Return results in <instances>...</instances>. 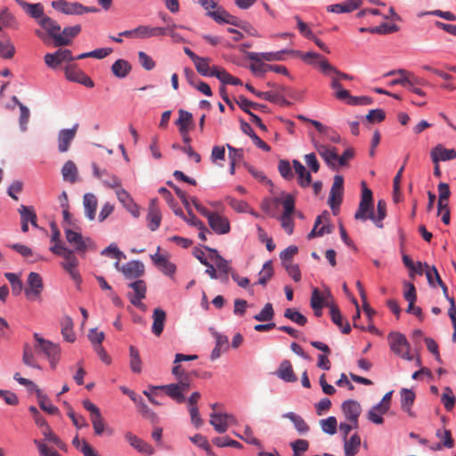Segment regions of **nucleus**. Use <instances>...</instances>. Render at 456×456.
I'll use <instances>...</instances> for the list:
<instances>
[{"label": "nucleus", "mask_w": 456, "mask_h": 456, "mask_svg": "<svg viewBox=\"0 0 456 456\" xmlns=\"http://www.w3.org/2000/svg\"><path fill=\"white\" fill-rule=\"evenodd\" d=\"M362 199L359 203L358 209L354 214V218L364 222L368 219L370 220L371 218H374V209L372 191L366 187L365 182H362Z\"/></svg>", "instance_id": "7ed1b4c3"}, {"label": "nucleus", "mask_w": 456, "mask_h": 456, "mask_svg": "<svg viewBox=\"0 0 456 456\" xmlns=\"http://www.w3.org/2000/svg\"><path fill=\"white\" fill-rule=\"evenodd\" d=\"M290 53V50H281L278 52H270V53H255L248 52L247 53V57L255 62H260L263 61H283L284 54Z\"/></svg>", "instance_id": "dca6fc26"}, {"label": "nucleus", "mask_w": 456, "mask_h": 456, "mask_svg": "<svg viewBox=\"0 0 456 456\" xmlns=\"http://www.w3.org/2000/svg\"><path fill=\"white\" fill-rule=\"evenodd\" d=\"M50 250L60 256L64 258V262L61 263L62 267L69 273L71 278L79 284L81 282V276L77 270V266L78 265V260L73 254V252L63 247L62 245H53Z\"/></svg>", "instance_id": "f257e3e1"}, {"label": "nucleus", "mask_w": 456, "mask_h": 456, "mask_svg": "<svg viewBox=\"0 0 456 456\" xmlns=\"http://www.w3.org/2000/svg\"><path fill=\"white\" fill-rule=\"evenodd\" d=\"M42 435L48 441L53 443L59 449L66 451L67 445L63 443L51 429L50 427H45L42 429Z\"/></svg>", "instance_id": "4d7b16f0"}, {"label": "nucleus", "mask_w": 456, "mask_h": 456, "mask_svg": "<svg viewBox=\"0 0 456 456\" xmlns=\"http://www.w3.org/2000/svg\"><path fill=\"white\" fill-rule=\"evenodd\" d=\"M85 214L89 220L95 218L98 200L94 194L86 193L83 198Z\"/></svg>", "instance_id": "7c9ffc66"}, {"label": "nucleus", "mask_w": 456, "mask_h": 456, "mask_svg": "<svg viewBox=\"0 0 456 456\" xmlns=\"http://www.w3.org/2000/svg\"><path fill=\"white\" fill-rule=\"evenodd\" d=\"M75 60L72 56L71 51L68 49H59L53 53H46L45 55V64L54 69L63 61H71Z\"/></svg>", "instance_id": "4468645a"}, {"label": "nucleus", "mask_w": 456, "mask_h": 456, "mask_svg": "<svg viewBox=\"0 0 456 456\" xmlns=\"http://www.w3.org/2000/svg\"><path fill=\"white\" fill-rule=\"evenodd\" d=\"M441 401L446 411H451L453 409L456 398L452 393V390L449 387H446L444 388V392L442 395Z\"/></svg>", "instance_id": "bf43d9fd"}, {"label": "nucleus", "mask_w": 456, "mask_h": 456, "mask_svg": "<svg viewBox=\"0 0 456 456\" xmlns=\"http://www.w3.org/2000/svg\"><path fill=\"white\" fill-rule=\"evenodd\" d=\"M78 124H75L70 129H62L58 134V150L60 152L68 151L71 142L74 140Z\"/></svg>", "instance_id": "a211bd4d"}, {"label": "nucleus", "mask_w": 456, "mask_h": 456, "mask_svg": "<svg viewBox=\"0 0 456 456\" xmlns=\"http://www.w3.org/2000/svg\"><path fill=\"white\" fill-rule=\"evenodd\" d=\"M208 15L218 23H227L240 28H245V26L247 25L245 21H242L238 17L230 14L223 8H217L216 11L209 12Z\"/></svg>", "instance_id": "ddd939ff"}, {"label": "nucleus", "mask_w": 456, "mask_h": 456, "mask_svg": "<svg viewBox=\"0 0 456 456\" xmlns=\"http://www.w3.org/2000/svg\"><path fill=\"white\" fill-rule=\"evenodd\" d=\"M241 130L253 140L254 143L258 148L265 151H270V146L256 135L252 127L247 122H241Z\"/></svg>", "instance_id": "ea45409f"}, {"label": "nucleus", "mask_w": 456, "mask_h": 456, "mask_svg": "<svg viewBox=\"0 0 456 456\" xmlns=\"http://www.w3.org/2000/svg\"><path fill=\"white\" fill-rule=\"evenodd\" d=\"M153 323L151 331L157 337H159L164 330L165 322L167 319L166 312L161 308H155L152 314Z\"/></svg>", "instance_id": "cd10ccee"}, {"label": "nucleus", "mask_w": 456, "mask_h": 456, "mask_svg": "<svg viewBox=\"0 0 456 456\" xmlns=\"http://www.w3.org/2000/svg\"><path fill=\"white\" fill-rule=\"evenodd\" d=\"M400 74L401 77L391 81V85H401L403 86H413V81L411 79V73L404 69H398L391 71L387 76Z\"/></svg>", "instance_id": "8fccbe9b"}, {"label": "nucleus", "mask_w": 456, "mask_h": 456, "mask_svg": "<svg viewBox=\"0 0 456 456\" xmlns=\"http://www.w3.org/2000/svg\"><path fill=\"white\" fill-rule=\"evenodd\" d=\"M277 377L285 382H295L297 380L296 374L294 373L292 365L289 360H283L276 371Z\"/></svg>", "instance_id": "bb28decb"}, {"label": "nucleus", "mask_w": 456, "mask_h": 456, "mask_svg": "<svg viewBox=\"0 0 456 456\" xmlns=\"http://www.w3.org/2000/svg\"><path fill=\"white\" fill-rule=\"evenodd\" d=\"M273 274V268L272 261H267L264 264L263 269L259 273V279L257 283L265 286L267 281L272 278Z\"/></svg>", "instance_id": "864d4df0"}, {"label": "nucleus", "mask_w": 456, "mask_h": 456, "mask_svg": "<svg viewBox=\"0 0 456 456\" xmlns=\"http://www.w3.org/2000/svg\"><path fill=\"white\" fill-rule=\"evenodd\" d=\"M236 102L239 105V107L246 113H248V111H250V110H249L250 108H252L256 110H261V111H265V110L267 109L266 105L253 102L248 100L243 95H240L238 100L236 101Z\"/></svg>", "instance_id": "49530a36"}, {"label": "nucleus", "mask_w": 456, "mask_h": 456, "mask_svg": "<svg viewBox=\"0 0 456 456\" xmlns=\"http://www.w3.org/2000/svg\"><path fill=\"white\" fill-rule=\"evenodd\" d=\"M436 436L441 440V444L446 448H452L454 441L452 437V433L448 429H437L436 432Z\"/></svg>", "instance_id": "052dcab7"}, {"label": "nucleus", "mask_w": 456, "mask_h": 456, "mask_svg": "<svg viewBox=\"0 0 456 456\" xmlns=\"http://www.w3.org/2000/svg\"><path fill=\"white\" fill-rule=\"evenodd\" d=\"M121 273L126 279H135L144 273V265L140 261L133 260L122 265Z\"/></svg>", "instance_id": "b1692460"}, {"label": "nucleus", "mask_w": 456, "mask_h": 456, "mask_svg": "<svg viewBox=\"0 0 456 456\" xmlns=\"http://www.w3.org/2000/svg\"><path fill=\"white\" fill-rule=\"evenodd\" d=\"M38 24L44 28L53 39L54 46H64L70 45V39L66 38L61 34V26L48 16H44L37 20Z\"/></svg>", "instance_id": "20e7f679"}, {"label": "nucleus", "mask_w": 456, "mask_h": 456, "mask_svg": "<svg viewBox=\"0 0 456 456\" xmlns=\"http://www.w3.org/2000/svg\"><path fill=\"white\" fill-rule=\"evenodd\" d=\"M160 248H158V251ZM153 264L166 275H173L175 272V265L171 263L166 256L159 254V252L151 256Z\"/></svg>", "instance_id": "4be33fe9"}, {"label": "nucleus", "mask_w": 456, "mask_h": 456, "mask_svg": "<svg viewBox=\"0 0 456 456\" xmlns=\"http://www.w3.org/2000/svg\"><path fill=\"white\" fill-rule=\"evenodd\" d=\"M192 123V115L191 113L180 110H179V118L176 120L175 124L179 126V132L181 134H188L189 126Z\"/></svg>", "instance_id": "37998d69"}, {"label": "nucleus", "mask_w": 456, "mask_h": 456, "mask_svg": "<svg viewBox=\"0 0 456 456\" xmlns=\"http://www.w3.org/2000/svg\"><path fill=\"white\" fill-rule=\"evenodd\" d=\"M208 225L216 234H226L230 232V222L227 217L214 213L213 216H209Z\"/></svg>", "instance_id": "f3484780"}, {"label": "nucleus", "mask_w": 456, "mask_h": 456, "mask_svg": "<svg viewBox=\"0 0 456 456\" xmlns=\"http://www.w3.org/2000/svg\"><path fill=\"white\" fill-rule=\"evenodd\" d=\"M341 410L346 419L354 424V428H358V418L362 412L360 403L355 400H346L341 405Z\"/></svg>", "instance_id": "f8f14e48"}, {"label": "nucleus", "mask_w": 456, "mask_h": 456, "mask_svg": "<svg viewBox=\"0 0 456 456\" xmlns=\"http://www.w3.org/2000/svg\"><path fill=\"white\" fill-rule=\"evenodd\" d=\"M212 443L218 447L231 446L240 449L242 444L235 440L229 438L228 436L215 437L212 439Z\"/></svg>", "instance_id": "e2e57ef3"}, {"label": "nucleus", "mask_w": 456, "mask_h": 456, "mask_svg": "<svg viewBox=\"0 0 456 456\" xmlns=\"http://www.w3.org/2000/svg\"><path fill=\"white\" fill-rule=\"evenodd\" d=\"M294 456H300L309 448V443L305 439H297L290 444Z\"/></svg>", "instance_id": "774afa93"}, {"label": "nucleus", "mask_w": 456, "mask_h": 456, "mask_svg": "<svg viewBox=\"0 0 456 456\" xmlns=\"http://www.w3.org/2000/svg\"><path fill=\"white\" fill-rule=\"evenodd\" d=\"M16 21L14 17L12 15V13L8 11V9H4L0 12V25H1V30L4 28H12L14 27Z\"/></svg>", "instance_id": "338daca9"}, {"label": "nucleus", "mask_w": 456, "mask_h": 456, "mask_svg": "<svg viewBox=\"0 0 456 456\" xmlns=\"http://www.w3.org/2000/svg\"><path fill=\"white\" fill-rule=\"evenodd\" d=\"M65 237L67 241L73 246L77 252H85L89 246L93 244L90 238H83L81 233L65 228Z\"/></svg>", "instance_id": "9d476101"}, {"label": "nucleus", "mask_w": 456, "mask_h": 456, "mask_svg": "<svg viewBox=\"0 0 456 456\" xmlns=\"http://www.w3.org/2000/svg\"><path fill=\"white\" fill-rule=\"evenodd\" d=\"M362 4V0H346L341 4H335L327 6V11L334 13H348L358 9Z\"/></svg>", "instance_id": "393cba45"}, {"label": "nucleus", "mask_w": 456, "mask_h": 456, "mask_svg": "<svg viewBox=\"0 0 456 456\" xmlns=\"http://www.w3.org/2000/svg\"><path fill=\"white\" fill-rule=\"evenodd\" d=\"M273 201L275 206L279 204L283 206L284 211L280 217L281 225L289 235L292 234L294 231V222L291 216L295 211L294 197L291 194H286L284 198H275Z\"/></svg>", "instance_id": "f03ea898"}, {"label": "nucleus", "mask_w": 456, "mask_h": 456, "mask_svg": "<svg viewBox=\"0 0 456 456\" xmlns=\"http://www.w3.org/2000/svg\"><path fill=\"white\" fill-rule=\"evenodd\" d=\"M151 390H163L165 393L178 403L185 401L184 395L180 392L179 387L175 383L164 386H151Z\"/></svg>", "instance_id": "a878e982"}, {"label": "nucleus", "mask_w": 456, "mask_h": 456, "mask_svg": "<svg viewBox=\"0 0 456 456\" xmlns=\"http://www.w3.org/2000/svg\"><path fill=\"white\" fill-rule=\"evenodd\" d=\"M36 393L40 408L51 415H56L59 413V409L54 406L49 398L43 394L40 388L37 387L33 390Z\"/></svg>", "instance_id": "c756f323"}, {"label": "nucleus", "mask_w": 456, "mask_h": 456, "mask_svg": "<svg viewBox=\"0 0 456 456\" xmlns=\"http://www.w3.org/2000/svg\"><path fill=\"white\" fill-rule=\"evenodd\" d=\"M124 436L127 443L138 452L145 455L154 454V448L149 443L143 441L132 432H126Z\"/></svg>", "instance_id": "2eb2a0df"}, {"label": "nucleus", "mask_w": 456, "mask_h": 456, "mask_svg": "<svg viewBox=\"0 0 456 456\" xmlns=\"http://www.w3.org/2000/svg\"><path fill=\"white\" fill-rule=\"evenodd\" d=\"M388 408L386 405L379 403L377 405L373 406L368 412V419L372 423L375 424H383L384 419L382 415L386 414L388 411Z\"/></svg>", "instance_id": "58836bf2"}, {"label": "nucleus", "mask_w": 456, "mask_h": 456, "mask_svg": "<svg viewBox=\"0 0 456 456\" xmlns=\"http://www.w3.org/2000/svg\"><path fill=\"white\" fill-rule=\"evenodd\" d=\"M344 450L346 456H354L359 450L361 438L357 434L353 435L349 439L346 438Z\"/></svg>", "instance_id": "79ce46f5"}, {"label": "nucleus", "mask_w": 456, "mask_h": 456, "mask_svg": "<svg viewBox=\"0 0 456 456\" xmlns=\"http://www.w3.org/2000/svg\"><path fill=\"white\" fill-rule=\"evenodd\" d=\"M161 217L160 210L157 206V199H152L147 214L148 227L151 231L154 232L159 227Z\"/></svg>", "instance_id": "412c9836"}, {"label": "nucleus", "mask_w": 456, "mask_h": 456, "mask_svg": "<svg viewBox=\"0 0 456 456\" xmlns=\"http://www.w3.org/2000/svg\"><path fill=\"white\" fill-rule=\"evenodd\" d=\"M438 192H439V200H438V209L439 212L445 209V213L442 216V221L444 224H450V209L448 207V200L451 195L450 187L445 183H440L438 184Z\"/></svg>", "instance_id": "9b49d317"}, {"label": "nucleus", "mask_w": 456, "mask_h": 456, "mask_svg": "<svg viewBox=\"0 0 456 456\" xmlns=\"http://www.w3.org/2000/svg\"><path fill=\"white\" fill-rule=\"evenodd\" d=\"M103 184L115 190L118 200L126 208H128L132 206L136 208L130 194L121 187V180L117 175H110V180L103 179Z\"/></svg>", "instance_id": "0eeeda50"}, {"label": "nucleus", "mask_w": 456, "mask_h": 456, "mask_svg": "<svg viewBox=\"0 0 456 456\" xmlns=\"http://www.w3.org/2000/svg\"><path fill=\"white\" fill-rule=\"evenodd\" d=\"M43 289L44 283L41 276L37 273H29L27 280V287L24 289L28 300H39Z\"/></svg>", "instance_id": "423d86ee"}, {"label": "nucleus", "mask_w": 456, "mask_h": 456, "mask_svg": "<svg viewBox=\"0 0 456 456\" xmlns=\"http://www.w3.org/2000/svg\"><path fill=\"white\" fill-rule=\"evenodd\" d=\"M16 3L32 18L40 20L45 16L41 4H28L23 0H16Z\"/></svg>", "instance_id": "473e14b6"}, {"label": "nucleus", "mask_w": 456, "mask_h": 456, "mask_svg": "<svg viewBox=\"0 0 456 456\" xmlns=\"http://www.w3.org/2000/svg\"><path fill=\"white\" fill-rule=\"evenodd\" d=\"M200 394L199 392H193L191 395V396L188 398L189 413L191 416V421L196 428H199L203 424V420L200 416L199 408L197 406V403L200 400Z\"/></svg>", "instance_id": "aec40b11"}, {"label": "nucleus", "mask_w": 456, "mask_h": 456, "mask_svg": "<svg viewBox=\"0 0 456 456\" xmlns=\"http://www.w3.org/2000/svg\"><path fill=\"white\" fill-rule=\"evenodd\" d=\"M112 73L120 78L126 77L131 70V65L123 59L117 60L111 67Z\"/></svg>", "instance_id": "c03bdc74"}, {"label": "nucleus", "mask_w": 456, "mask_h": 456, "mask_svg": "<svg viewBox=\"0 0 456 456\" xmlns=\"http://www.w3.org/2000/svg\"><path fill=\"white\" fill-rule=\"evenodd\" d=\"M343 183L344 180L341 175L334 176V181L330 191L328 203L335 215L337 214V210L342 201V194L344 191Z\"/></svg>", "instance_id": "6e6552de"}, {"label": "nucleus", "mask_w": 456, "mask_h": 456, "mask_svg": "<svg viewBox=\"0 0 456 456\" xmlns=\"http://www.w3.org/2000/svg\"><path fill=\"white\" fill-rule=\"evenodd\" d=\"M273 315L274 311L273 305L271 303H267L265 305L261 312L254 316V319L258 322H269L273 320Z\"/></svg>", "instance_id": "680f3d73"}, {"label": "nucleus", "mask_w": 456, "mask_h": 456, "mask_svg": "<svg viewBox=\"0 0 456 456\" xmlns=\"http://www.w3.org/2000/svg\"><path fill=\"white\" fill-rule=\"evenodd\" d=\"M320 426L322 431L329 435H334L337 432L338 421L333 416L320 420Z\"/></svg>", "instance_id": "6e6d98bb"}, {"label": "nucleus", "mask_w": 456, "mask_h": 456, "mask_svg": "<svg viewBox=\"0 0 456 456\" xmlns=\"http://www.w3.org/2000/svg\"><path fill=\"white\" fill-rule=\"evenodd\" d=\"M284 316L299 326H305L307 322V318L295 308H287Z\"/></svg>", "instance_id": "603ef678"}, {"label": "nucleus", "mask_w": 456, "mask_h": 456, "mask_svg": "<svg viewBox=\"0 0 456 456\" xmlns=\"http://www.w3.org/2000/svg\"><path fill=\"white\" fill-rule=\"evenodd\" d=\"M61 335L67 342L73 343L76 340V334L73 331V321L69 316H65L61 322Z\"/></svg>", "instance_id": "a19ab883"}, {"label": "nucleus", "mask_w": 456, "mask_h": 456, "mask_svg": "<svg viewBox=\"0 0 456 456\" xmlns=\"http://www.w3.org/2000/svg\"><path fill=\"white\" fill-rule=\"evenodd\" d=\"M330 316L332 322L341 329L342 333L348 334L351 331V327L348 322L343 323V317L338 307L335 305H330Z\"/></svg>", "instance_id": "4c0bfd02"}, {"label": "nucleus", "mask_w": 456, "mask_h": 456, "mask_svg": "<svg viewBox=\"0 0 456 456\" xmlns=\"http://www.w3.org/2000/svg\"><path fill=\"white\" fill-rule=\"evenodd\" d=\"M388 341L391 350L403 359L411 361L413 357L410 354V344L406 337L399 332H391L388 335Z\"/></svg>", "instance_id": "39448f33"}, {"label": "nucleus", "mask_w": 456, "mask_h": 456, "mask_svg": "<svg viewBox=\"0 0 456 456\" xmlns=\"http://www.w3.org/2000/svg\"><path fill=\"white\" fill-rule=\"evenodd\" d=\"M228 414L227 413H217L212 412L210 414L209 423L215 428V430L220 434H223L228 429Z\"/></svg>", "instance_id": "c85d7f7f"}, {"label": "nucleus", "mask_w": 456, "mask_h": 456, "mask_svg": "<svg viewBox=\"0 0 456 456\" xmlns=\"http://www.w3.org/2000/svg\"><path fill=\"white\" fill-rule=\"evenodd\" d=\"M89 11L88 7H85L78 3H68L66 9L64 10L65 14L69 15H80Z\"/></svg>", "instance_id": "69168bd1"}, {"label": "nucleus", "mask_w": 456, "mask_h": 456, "mask_svg": "<svg viewBox=\"0 0 456 456\" xmlns=\"http://www.w3.org/2000/svg\"><path fill=\"white\" fill-rule=\"evenodd\" d=\"M34 338L37 342V348L40 349L50 359L51 364L54 367L53 361L59 359L61 349L58 345L41 338L37 333L34 334Z\"/></svg>", "instance_id": "1a4fd4ad"}, {"label": "nucleus", "mask_w": 456, "mask_h": 456, "mask_svg": "<svg viewBox=\"0 0 456 456\" xmlns=\"http://www.w3.org/2000/svg\"><path fill=\"white\" fill-rule=\"evenodd\" d=\"M77 167L72 160L64 163L61 168V175L64 181L74 183L77 180Z\"/></svg>", "instance_id": "e433bc0d"}, {"label": "nucleus", "mask_w": 456, "mask_h": 456, "mask_svg": "<svg viewBox=\"0 0 456 456\" xmlns=\"http://www.w3.org/2000/svg\"><path fill=\"white\" fill-rule=\"evenodd\" d=\"M415 401V394L412 390L403 388L401 390V408L403 411L407 412L411 417H414L411 411V406Z\"/></svg>", "instance_id": "2f4dec72"}, {"label": "nucleus", "mask_w": 456, "mask_h": 456, "mask_svg": "<svg viewBox=\"0 0 456 456\" xmlns=\"http://www.w3.org/2000/svg\"><path fill=\"white\" fill-rule=\"evenodd\" d=\"M315 149L329 167L332 169L337 168L338 152L334 147L324 144H315Z\"/></svg>", "instance_id": "6ab92c4d"}, {"label": "nucleus", "mask_w": 456, "mask_h": 456, "mask_svg": "<svg viewBox=\"0 0 456 456\" xmlns=\"http://www.w3.org/2000/svg\"><path fill=\"white\" fill-rule=\"evenodd\" d=\"M387 216V203L384 200H379L377 203V215L374 214V218L370 220L376 224L377 227L382 228V221Z\"/></svg>", "instance_id": "09e8293b"}, {"label": "nucleus", "mask_w": 456, "mask_h": 456, "mask_svg": "<svg viewBox=\"0 0 456 456\" xmlns=\"http://www.w3.org/2000/svg\"><path fill=\"white\" fill-rule=\"evenodd\" d=\"M296 174L298 176V183L302 187H307L312 182L311 174L300 163V161L294 159L292 161Z\"/></svg>", "instance_id": "f704fd0d"}, {"label": "nucleus", "mask_w": 456, "mask_h": 456, "mask_svg": "<svg viewBox=\"0 0 456 456\" xmlns=\"http://www.w3.org/2000/svg\"><path fill=\"white\" fill-rule=\"evenodd\" d=\"M330 87L335 90V96L340 101H345L349 96V91L342 87L338 77H332Z\"/></svg>", "instance_id": "5fc2aeb1"}, {"label": "nucleus", "mask_w": 456, "mask_h": 456, "mask_svg": "<svg viewBox=\"0 0 456 456\" xmlns=\"http://www.w3.org/2000/svg\"><path fill=\"white\" fill-rule=\"evenodd\" d=\"M4 276L11 284L12 294L15 296L20 295L23 290V283L20 277L12 273H5Z\"/></svg>", "instance_id": "3c124183"}, {"label": "nucleus", "mask_w": 456, "mask_h": 456, "mask_svg": "<svg viewBox=\"0 0 456 456\" xmlns=\"http://www.w3.org/2000/svg\"><path fill=\"white\" fill-rule=\"evenodd\" d=\"M430 155L433 163L437 164L439 161L454 159L456 158V151L454 149H446L442 144H438L432 149Z\"/></svg>", "instance_id": "5701e85b"}, {"label": "nucleus", "mask_w": 456, "mask_h": 456, "mask_svg": "<svg viewBox=\"0 0 456 456\" xmlns=\"http://www.w3.org/2000/svg\"><path fill=\"white\" fill-rule=\"evenodd\" d=\"M282 418L289 419L294 424L296 430L300 435L306 434L310 429L308 424L305 421V419L301 416L292 411L284 413L282 415Z\"/></svg>", "instance_id": "c9c22d12"}, {"label": "nucleus", "mask_w": 456, "mask_h": 456, "mask_svg": "<svg viewBox=\"0 0 456 456\" xmlns=\"http://www.w3.org/2000/svg\"><path fill=\"white\" fill-rule=\"evenodd\" d=\"M129 356H130V368L134 373H141L142 372V361L140 357V354L138 349L130 346L129 347Z\"/></svg>", "instance_id": "de8ad7c7"}, {"label": "nucleus", "mask_w": 456, "mask_h": 456, "mask_svg": "<svg viewBox=\"0 0 456 456\" xmlns=\"http://www.w3.org/2000/svg\"><path fill=\"white\" fill-rule=\"evenodd\" d=\"M15 54V47L9 37L0 38V57L12 59Z\"/></svg>", "instance_id": "a18cd8bd"}, {"label": "nucleus", "mask_w": 456, "mask_h": 456, "mask_svg": "<svg viewBox=\"0 0 456 456\" xmlns=\"http://www.w3.org/2000/svg\"><path fill=\"white\" fill-rule=\"evenodd\" d=\"M66 406L68 409V411H67L68 416L71 419L73 424L77 428H86L88 426L86 419L82 415L76 414L69 404L66 403Z\"/></svg>", "instance_id": "0e129e2a"}, {"label": "nucleus", "mask_w": 456, "mask_h": 456, "mask_svg": "<svg viewBox=\"0 0 456 456\" xmlns=\"http://www.w3.org/2000/svg\"><path fill=\"white\" fill-rule=\"evenodd\" d=\"M398 30L399 27L395 24L382 23L379 26L372 27L371 29H369V32L372 34L386 35Z\"/></svg>", "instance_id": "13d9d810"}, {"label": "nucleus", "mask_w": 456, "mask_h": 456, "mask_svg": "<svg viewBox=\"0 0 456 456\" xmlns=\"http://www.w3.org/2000/svg\"><path fill=\"white\" fill-rule=\"evenodd\" d=\"M197 71L205 77H214L215 70L218 66L210 67V59L199 57L194 62Z\"/></svg>", "instance_id": "72a5a7b5"}]
</instances>
